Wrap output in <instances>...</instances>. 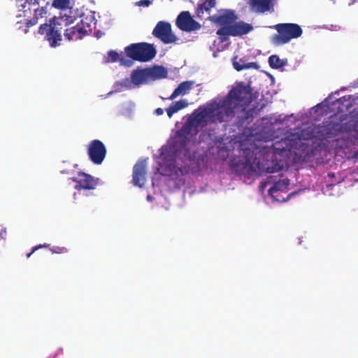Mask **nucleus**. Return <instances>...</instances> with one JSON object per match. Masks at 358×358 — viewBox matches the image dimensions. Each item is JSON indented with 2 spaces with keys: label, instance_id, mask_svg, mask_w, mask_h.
Segmentation results:
<instances>
[{
  "label": "nucleus",
  "instance_id": "f257e3e1",
  "mask_svg": "<svg viewBox=\"0 0 358 358\" xmlns=\"http://www.w3.org/2000/svg\"><path fill=\"white\" fill-rule=\"evenodd\" d=\"M252 101V94L250 86L240 83L230 90L224 99L219 101H210L209 103L213 106L216 119L221 123L233 117L238 108L244 110Z\"/></svg>",
  "mask_w": 358,
  "mask_h": 358
},
{
  "label": "nucleus",
  "instance_id": "f03ea898",
  "mask_svg": "<svg viewBox=\"0 0 358 358\" xmlns=\"http://www.w3.org/2000/svg\"><path fill=\"white\" fill-rule=\"evenodd\" d=\"M216 117L215 108L209 102L195 110L181 129L176 132L177 136L181 138L180 144L185 146L190 138L198 133L199 127L206 126L208 122H219Z\"/></svg>",
  "mask_w": 358,
  "mask_h": 358
},
{
  "label": "nucleus",
  "instance_id": "7ed1b4c3",
  "mask_svg": "<svg viewBox=\"0 0 358 358\" xmlns=\"http://www.w3.org/2000/svg\"><path fill=\"white\" fill-rule=\"evenodd\" d=\"M75 18L71 15L64 14L50 18L48 22L41 24L38 33L44 35L50 46L56 48L61 45L62 41V31L64 27L73 23Z\"/></svg>",
  "mask_w": 358,
  "mask_h": 358
},
{
  "label": "nucleus",
  "instance_id": "20e7f679",
  "mask_svg": "<svg viewBox=\"0 0 358 358\" xmlns=\"http://www.w3.org/2000/svg\"><path fill=\"white\" fill-rule=\"evenodd\" d=\"M346 119L345 115L331 116L329 120L323 122V125L319 128L318 132L324 138L334 137L339 133H348L355 130V124L351 122H343Z\"/></svg>",
  "mask_w": 358,
  "mask_h": 358
},
{
  "label": "nucleus",
  "instance_id": "39448f33",
  "mask_svg": "<svg viewBox=\"0 0 358 358\" xmlns=\"http://www.w3.org/2000/svg\"><path fill=\"white\" fill-rule=\"evenodd\" d=\"M278 34L271 37V43L275 45H282L291 40L300 37L303 33L302 28L295 23H279L273 27Z\"/></svg>",
  "mask_w": 358,
  "mask_h": 358
},
{
  "label": "nucleus",
  "instance_id": "423d86ee",
  "mask_svg": "<svg viewBox=\"0 0 358 358\" xmlns=\"http://www.w3.org/2000/svg\"><path fill=\"white\" fill-rule=\"evenodd\" d=\"M124 51L128 57L141 62H150L157 54L153 44L144 42L132 43L127 46Z\"/></svg>",
  "mask_w": 358,
  "mask_h": 358
},
{
  "label": "nucleus",
  "instance_id": "0eeeda50",
  "mask_svg": "<svg viewBox=\"0 0 358 358\" xmlns=\"http://www.w3.org/2000/svg\"><path fill=\"white\" fill-rule=\"evenodd\" d=\"M255 173L262 175L264 173H274L281 170L282 166L271 157L269 152L255 155Z\"/></svg>",
  "mask_w": 358,
  "mask_h": 358
},
{
  "label": "nucleus",
  "instance_id": "6e6552de",
  "mask_svg": "<svg viewBox=\"0 0 358 358\" xmlns=\"http://www.w3.org/2000/svg\"><path fill=\"white\" fill-rule=\"evenodd\" d=\"M231 169L238 175H252L255 173V159L254 154L246 153L243 159H236L231 162Z\"/></svg>",
  "mask_w": 358,
  "mask_h": 358
},
{
  "label": "nucleus",
  "instance_id": "1a4fd4ad",
  "mask_svg": "<svg viewBox=\"0 0 358 358\" xmlns=\"http://www.w3.org/2000/svg\"><path fill=\"white\" fill-rule=\"evenodd\" d=\"M152 34L165 44L173 43L178 40V37L172 32L171 24L165 21L158 22Z\"/></svg>",
  "mask_w": 358,
  "mask_h": 358
},
{
  "label": "nucleus",
  "instance_id": "9d476101",
  "mask_svg": "<svg viewBox=\"0 0 358 358\" xmlns=\"http://www.w3.org/2000/svg\"><path fill=\"white\" fill-rule=\"evenodd\" d=\"M105 145L99 140L92 141L87 147V155L93 164H101L106 156Z\"/></svg>",
  "mask_w": 358,
  "mask_h": 358
},
{
  "label": "nucleus",
  "instance_id": "9b49d317",
  "mask_svg": "<svg viewBox=\"0 0 358 358\" xmlns=\"http://www.w3.org/2000/svg\"><path fill=\"white\" fill-rule=\"evenodd\" d=\"M176 25L179 29L186 32L196 31L201 28V24L193 19L189 11H182L178 15Z\"/></svg>",
  "mask_w": 358,
  "mask_h": 358
},
{
  "label": "nucleus",
  "instance_id": "f8f14e48",
  "mask_svg": "<svg viewBox=\"0 0 358 358\" xmlns=\"http://www.w3.org/2000/svg\"><path fill=\"white\" fill-rule=\"evenodd\" d=\"M64 30V36L68 41L81 39L85 35L89 34L92 31L90 25L87 23L85 26L84 22L81 20L80 24H77L76 26L70 28H66Z\"/></svg>",
  "mask_w": 358,
  "mask_h": 358
},
{
  "label": "nucleus",
  "instance_id": "ddd939ff",
  "mask_svg": "<svg viewBox=\"0 0 358 358\" xmlns=\"http://www.w3.org/2000/svg\"><path fill=\"white\" fill-rule=\"evenodd\" d=\"M76 183L75 189H94L99 183V178H95L92 176L84 172H79L77 176L71 178Z\"/></svg>",
  "mask_w": 358,
  "mask_h": 358
},
{
  "label": "nucleus",
  "instance_id": "4468645a",
  "mask_svg": "<svg viewBox=\"0 0 358 358\" xmlns=\"http://www.w3.org/2000/svg\"><path fill=\"white\" fill-rule=\"evenodd\" d=\"M146 162L142 160L133 167V183L139 187H143L146 181Z\"/></svg>",
  "mask_w": 358,
  "mask_h": 358
},
{
  "label": "nucleus",
  "instance_id": "2eb2a0df",
  "mask_svg": "<svg viewBox=\"0 0 358 358\" xmlns=\"http://www.w3.org/2000/svg\"><path fill=\"white\" fill-rule=\"evenodd\" d=\"M296 140L289 138H282L279 141H275L272 145V148L275 154H281L284 151H290L296 148Z\"/></svg>",
  "mask_w": 358,
  "mask_h": 358
},
{
  "label": "nucleus",
  "instance_id": "dca6fc26",
  "mask_svg": "<svg viewBox=\"0 0 358 358\" xmlns=\"http://www.w3.org/2000/svg\"><path fill=\"white\" fill-rule=\"evenodd\" d=\"M357 140H358V136L354 138L348 136L337 139L336 143L337 152H339L340 150H342L348 159L351 158V156L348 155L351 154V147L355 145Z\"/></svg>",
  "mask_w": 358,
  "mask_h": 358
},
{
  "label": "nucleus",
  "instance_id": "f3484780",
  "mask_svg": "<svg viewBox=\"0 0 358 358\" xmlns=\"http://www.w3.org/2000/svg\"><path fill=\"white\" fill-rule=\"evenodd\" d=\"M236 18L233 11L227 12L223 15H213L208 17L210 21L223 27L232 24Z\"/></svg>",
  "mask_w": 358,
  "mask_h": 358
},
{
  "label": "nucleus",
  "instance_id": "a211bd4d",
  "mask_svg": "<svg viewBox=\"0 0 358 358\" xmlns=\"http://www.w3.org/2000/svg\"><path fill=\"white\" fill-rule=\"evenodd\" d=\"M230 27L232 36H241L253 30L252 24L243 21L234 22L233 24L230 25Z\"/></svg>",
  "mask_w": 358,
  "mask_h": 358
},
{
  "label": "nucleus",
  "instance_id": "6ab92c4d",
  "mask_svg": "<svg viewBox=\"0 0 358 358\" xmlns=\"http://www.w3.org/2000/svg\"><path fill=\"white\" fill-rule=\"evenodd\" d=\"M32 11H34V16L31 19H27L25 22V29H23V31L24 34L28 33L29 28L36 24L38 23V20L40 18L43 17L46 13L47 10L45 7H41L38 6L32 9Z\"/></svg>",
  "mask_w": 358,
  "mask_h": 358
},
{
  "label": "nucleus",
  "instance_id": "aec40b11",
  "mask_svg": "<svg viewBox=\"0 0 358 358\" xmlns=\"http://www.w3.org/2000/svg\"><path fill=\"white\" fill-rule=\"evenodd\" d=\"M289 185V180L287 178H285L282 180H279L277 182H275L273 185L270 187L268 189V194L269 195L275 199L276 201H279L278 199L277 194L279 192H286L288 189V187Z\"/></svg>",
  "mask_w": 358,
  "mask_h": 358
},
{
  "label": "nucleus",
  "instance_id": "412c9836",
  "mask_svg": "<svg viewBox=\"0 0 358 358\" xmlns=\"http://www.w3.org/2000/svg\"><path fill=\"white\" fill-rule=\"evenodd\" d=\"M250 8L256 13H265L272 8L271 0H249Z\"/></svg>",
  "mask_w": 358,
  "mask_h": 358
},
{
  "label": "nucleus",
  "instance_id": "4be33fe9",
  "mask_svg": "<svg viewBox=\"0 0 358 358\" xmlns=\"http://www.w3.org/2000/svg\"><path fill=\"white\" fill-rule=\"evenodd\" d=\"M38 6V0H25L23 3L17 4L18 10L22 12L19 16L23 15L24 17H30L32 9Z\"/></svg>",
  "mask_w": 358,
  "mask_h": 358
},
{
  "label": "nucleus",
  "instance_id": "5701e85b",
  "mask_svg": "<svg viewBox=\"0 0 358 358\" xmlns=\"http://www.w3.org/2000/svg\"><path fill=\"white\" fill-rule=\"evenodd\" d=\"M193 82L192 81H184L178 85L175 89L171 95L169 97V99L173 100L180 95H185L188 93L190 90Z\"/></svg>",
  "mask_w": 358,
  "mask_h": 358
},
{
  "label": "nucleus",
  "instance_id": "b1692460",
  "mask_svg": "<svg viewBox=\"0 0 358 358\" xmlns=\"http://www.w3.org/2000/svg\"><path fill=\"white\" fill-rule=\"evenodd\" d=\"M148 78L153 80L165 78L168 76L166 69L162 66H155L151 69H147Z\"/></svg>",
  "mask_w": 358,
  "mask_h": 358
},
{
  "label": "nucleus",
  "instance_id": "393cba45",
  "mask_svg": "<svg viewBox=\"0 0 358 358\" xmlns=\"http://www.w3.org/2000/svg\"><path fill=\"white\" fill-rule=\"evenodd\" d=\"M216 2L210 0H205L200 1L198 3L197 9L196 10V17L202 18L204 13H210L211 8L215 6Z\"/></svg>",
  "mask_w": 358,
  "mask_h": 358
},
{
  "label": "nucleus",
  "instance_id": "a878e982",
  "mask_svg": "<svg viewBox=\"0 0 358 358\" xmlns=\"http://www.w3.org/2000/svg\"><path fill=\"white\" fill-rule=\"evenodd\" d=\"M148 78L147 69L135 70L131 75V80L136 85L145 83Z\"/></svg>",
  "mask_w": 358,
  "mask_h": 358
},
{
  "label": "nucleus",
  "instance_id": "bb28decb",
  "mask_svg": "<svg viewBox=\"0 0 358 358\" xmlns=\"http://www.w3.org/2000/svg\"><path fill=\"white\" fill-rule=\"evenodd\" d=\"M233 66L234 68L238 71L251 68L257 69L259 67L256 62L245 63V61L242 59H238L237 57H235L233 59Z\"/></svg>",
  "mask_w": 358,
  "mask_h": 358
},
{
  "label": "nucleus",
  "instance_id": "cd10ccee",
  "mask_svg": "<svg viewBox=\"0 0 358 358\" xmlns=\"http://www.w3.org/2000/svg\"><path fill=\"white\" fill-rule=\"evenodd\" d=\"M188 106V103L186 100H180L178 101L173 102L168 108H166V113L169 118H171L173 115L180 110H182L186 108Z\"/></svg>",
  "mask_w": 358,
  "mask_h": 358
},
{
  "label": "nucleus",
  "instance_id": "c85d7f7f",
  "mask_svg": "<svg viewBox=\"0 0 358 358\" xmlns=\"http://www.w3.org/2000/svg\"><path fill=\"white\" fill-rule=\"evenodd\" d=\"M119 62L121 65L125 64V59L122 55V54L117 53L115 50H110L108 52V57L106 59V62L108 63H115Z\"/></svg>",
  "mask_w": 358,
  "mask_h": 358
},
{
  "label": "nucleus",
  "instance_id": "c756f323",
  "mask_svg": "<svg viewBox=\"0 0 358 358\" xmlns=\"http://www.w3.org/2000/svg\"><path fill=\"white\" fill-rule=\"evenodd\" d=\"M268 64L271 69H276L285 66L287 64V61L280 59L276 55H273L268 57Z\"/></svg>",
  "mask_w": 358,
  "mask_h": 358
},
{
  "label": "nucleus",
  "instance_id": "7c9ffc66",
  "mask_svg": "<svg viewBox=\"0 0 358 358\" xmlns=\"http://www.w3.org/2000/svg\"><path fill=\"white\" fill-rule=\"evenodd\" d=\"M221 42L227 41L229 36H232L230 25L222 27L217 31Z\"/></svg>",
  "mask_w": 358,
  "mask_h": 358
},
{
  "label": "nucleus",
  "instance_id": "2f4dec72",
  "mask_svg": "<svg viewBox=\"0 0 358 358\" xmlns=\"http://www.w3.org/2000/svg\"><path fill=\"white\" fill-rule=\"evenodd\" d=\"M69 0H54L52 2V6L59 9H66L69 7Z\"/></svg>",
  "mask_w": 358,
  "mask_h": 358
},
{
  "label": "nucleus",
  "instance_id": "473e14b6",
  "mask_svg": "<svg viewBox=\"0 0 358 358\" xmlns=\"http://www.w3.org/2000/svg\"><path fill=\"white\" fill-rule=\"evenodd\" d=\"M136 4L138 6L148 7L151 4V1L150 0H140L137 1Z\"/></svg>",
  "mask_w": 358,
  "mask_h": 358
},
{
  "label": "nucleus",
  "instance_id": "72a5a7b5",
  "mask_svg": "<svg viewBox=\"0 0 358 358\" xmlns=\"http://www.w3.org/2000/svg\"><path fill=\"white\" fill-rule=\"evenodd\" d=\"M43 247H46V245H37V246H35L32 248V250L31 251V252L27 254V257L29 258L30 257V256L36 251L39 248H42Z\"/></svg>",
  "mask_w": 358,
  "mask_h": 358
},
{
  "label": "nucleus",
  "instance_id": "f704fd0d",
  "mask_svg": "<svg viewBox=\"0 0 358 358\" xmlns=\"http://www.w3.org/2000/svg\"><path fill=\"white\" fill-rule=\"evenodd\" d=\"M54 252L55 253H63V252H67V249L64 247H62V248L56 247L55 250H54Z\"/></svg>",
  "mask_w": 358,
  "mask_h": 358
},
{
  "label": "nucleus",
  "instance_id": "c9c22d12",
  "mask_svg": "<svg viewBox=\"0 0 358 358\" xmlns=\"http://www.w3.org/2000/svg\"><path fill=\"white\" fill-rule=\"evenodd\" d=\"M164 113V110L161 108H158L155 110V114L157 115H162Z\"/></svg>",
  "mask_w": 358,
  "mask_h": 358
},
{
  "label": "nucleus",
  "instance_id": "e433bc0d",
  "mask_svg": "<svg viewBox=\"0 0 358 358\" xmlns=\"http://www.w3.org/2000/svg\"><path fill=\"white\" fill-rule=\"evenodd\" d=\"M351 158H358V150L353 152V154L351 156Z\"/></svg>",
  "mask_w": 358,
  "mask_h": 358
},
{
  "label": "nucleus",
  "instance_id": "4c0bfd02",
  "mask_svg": "<svg viewBox=\"0 0 358 358\" xmlns=\"http://www.w3.org/2000/svg\"><path fill=\"white\" fill-rule=\"evenodd\" d=\"M179 171H180V172L181 173V174H182V175H183V171H182V170L181 169H179Z\"/></svg>",
  "mask_w": 358,
  "mask_h": 358
},
{
  "label": "nucleus",
  "instance_id": "58836bf2",
  "mask_svg": "<svg viewBox=\"0 0 358 358\" xmlns=\"http://www.w3.org/2000/svg\"><path fill=\"white\" fill-rule=\"evenodd\" d=\"M328 176H332V177H333V176H334V173H329V174H328Z\"/></svg>",
  "mask_w": 358,
  "mask_h": 358
},
{
  "label": "nucleus",
  "instance_id": "ea45409f",
  "mask_svg": "<svg viewBox=\"0 0 358 358\" xmlns=\"http://www.w3.org/2000/svg\"><path fill=\"white\" fill-rule=\"evenodd\" d=\"M148 199L150 200L151 199V196H148Z\"/></svg>",
  "mask_w": 358,
  "mask_h": 358
}]
</instances>
